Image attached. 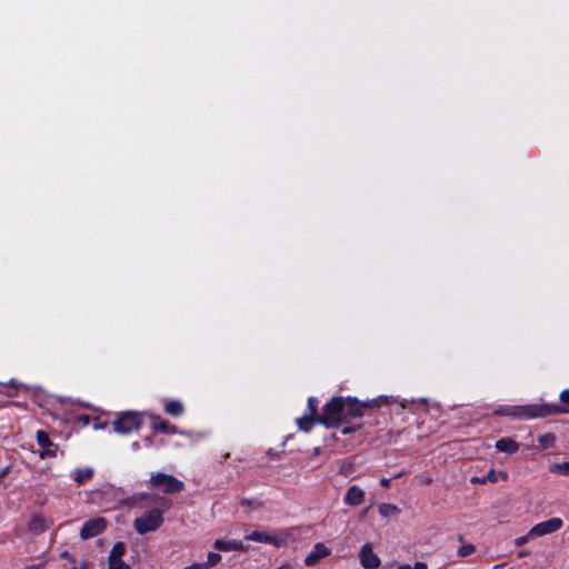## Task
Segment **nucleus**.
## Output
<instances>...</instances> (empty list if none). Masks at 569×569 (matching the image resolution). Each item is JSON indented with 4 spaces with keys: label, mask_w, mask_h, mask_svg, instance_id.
Wrapping results in <instances>:
<instances>
[{
    "label": "nucleus",
    "mask_w": 569,
    "mask_h": 569,
    "mask_svg": "<svg viewBox=\"0 0 569 569\" xmlns=\"http://www.w3.org/2000/svg\"><path fill=\"white\" fill-rule=\"evenodd\" d=\"M398 569H428V566L425 562L418 561L415 565H408V563L400 565L398 567Z\"/></svg>",
    "instance_id": "obj_31"
},
{
    "label": "nucleus",
    "mask_w": 569,
    "mask_h": 569,
    "mask_svg": "<svg viewBox=\"0 0 569 569\" xmlns=\"http://www.w3.org/2000/svg\"><path fill=\"white\" fill-rule=\"evenodd\" d=\"M277 569H292V566L289 562H284L283 565H281Z\"/></svg>",
    "instance_id": "obj_39"
},
{
    "label": "nucleus",
    "mask_w": 569,
    "mask_h": 569,
    "mask_svg": "<svg viewBox=\"0 0 569 569\" xmlns=\"http://www.w3.org/2000/svg\"><path fill=\"white\" fill-rule=\"evenodd\" d=\"M149 483L152 488L159 489L164 493H177L182 491L184 488L182 481L163 472H156L151 475Z\"/></svg>",
    "instance_id": "obj_6"
},
{
    "label": "nucleus",
    "mask_w": 569,
    "mask_h": 569,
    "mask_svg": "<svg viewBox=\"0 0 569 569\" xmlns=\"http://www.w3.org/2000/svg\"><path fill=\"white\" fill-rule=\"evenodd\" d=\"M61 557H62V558H66V559H69L71 562H72V560H74L73 558H71V557H70V553H69L68 551H63V552L61 553Z\"/></svg>",
    "instance_id": "obj_40"
},
{
    "label": "nucleus",
    "mask_w": 569,
    "mask_h": 569,
    "mask_svg": "<svg viewBox=\"0 0 569 569\" xmlns=\"http://www.w3.org/2000/svg\"><path fill=\"white\" fill-rule=\"evenodd\" d=\"M538 441L543 449H549L556 445V436L548 432L539 436Z\"/></svg>",
    "instance_id": "obj_25"
},
{
    "label": "nucleus",
    "mask_w": 569,
    "mask_h": 569,
    "mask_svg": "<svg viewBox=\"0 0 569 569\" xmlns=\"http://www.w3.org/2000/svg\"><path fill=\"white\" fill-rule=\"evenodd\" d=\"M475 551H476V548H475V546H473V545H471V543H465V545H462V546L458 549L457 553H458V556H460V557H468V556L472 555Z\"/></svg>",
    "instance_id": "obj_28"
},
{
    "label": "nucleus",
    "mask_w": 569,
    "mask_h": 569,
    "mask_svg": "<svg viewBox=\"0 0 569 569\" xmlns=\"http://www.w3.org/2000/svg\"><path fill=\"white\" fill-rule=\"evenodd\" d=\"M559 399L561 402L569 405V389L561 391Z\"/></svg>",
    "instance_id": "obj_35"
},
{
    "label": "nucleus",
    "mask_w": 569,
    "mask_h": 569,
    "mask_svg": "<svg viewBox=\"0 0 569 569\" xmlns=\"http://www.w3.org/2000/svg\"><path fill=\"white\" fill-rule=\"evenodd\" d=\"M109 569H130V567L122 560H109Z\"/></svg>",
    "instance_id": "obj_30"
},
{
    "label": "nucleus",
    "mask_w": 569,
    "mask_h": 569,
    "mask_svg": "<svg viewBox=\"0 0 569 569\" xmlns=\"http://www.w3.org/2000/svg\"><path fill=\"white\" fill-rule=\"evenodd\" d=\"M531 538H535V537H533V536H529V532H528V533H527V535H525V536L518 537V538L515 540V545H516L517 547H521V546L526 545V543L529 541V539H531Z\"/></svg>",
    "instance_id": "obj_33"
},
{
    "label": "nucleus",
    "mask_w": 569,
    "mask_h": 569,
    "mask_svg": "<svg viewBox=\"0 0 569 569\" xmlns=\"http://www.w3.org/2000/svg\"><path fill=\"white\" fill-rule=\"evenodd\" d=\"M23 569H34L33 567H27V568H23Z\"/></svg>",
    "instance_id": "obj_44"
},
{
    "label": "nucleus",
    "mask_w": 569,
    "mask_h": 569,
    "mask_svg": "<svg viewBox=\"0 0 569 569\" xmlns=\"http://www.w3.org/2000/svg\"><path fill=\"white\" fill-rule=\"evenodd\" d=\"M378 509L379 513L385 518L395 516L399 512V508L391 503H381Z\"/></svg>",
    "instance_id": "obj_24"
},
{
    "label": "nucleus",
    "mask_w": 569,
    "mask_h": 569,
    "mask_svg": "<svg viewBox=\"0 0 569 569\" xmlns=\"http://www.w3.org/2000/svg\"><path fill=\"white\" fill-rule=\"evenodd\" d=\"M548 468L551 473L569 476V462H553Z\"/></svg>",
    "instance_id": "obj_23"
},
{
    "label": "nucleus",
    "mask_w": 569,
    "mask_h": 569,
    "mask_svg": "<svg viewBox=\"0 0 569 569\" xmlns=\"http://www.w3.org/2000/svg\"><path fill=\"white\" fill-rule=\"evenodd\" d=\"M359 560L365 569H378L381 565V560L373 552V547L371 543H365L360 548Z\"/></svg>",
    "instance_id": "obj_8"
},
{
    "label": "nucleus",
    "mask_w": 569,
    "mask_h": 569,
    "mask_svg": "<svg viewBox=\"0 0 569 569\" xmlns=\"http://www.w3.org/2000/svg\"><path fill=\"white\" fill-rule=\"evenodd\" d=\"M331 553L330 548H328L325 543L318 542L316 543L311 551L308 553V556L305 559L306 566H315L320 559L329 556Z\"/></svg>",
    "instance_id": "obj_10"
},
{
    "label": "nucleus",
    "mask_w": 569,
    "mask_h": 569,
    "mask_svg": "<svg viewBox=\"0 0 569 569\" xmlns=\"http://www.w3.org/2000/svg\"><path fill=\"white\" fill-rule=\"evenodd\" d=\"M164 410L168 415L179 417L183 413V405L179 400H166Z\"/></svg>",
    "instance_id": "obj_19"
},
{
    "label": "nucleus",
    "mask_w": 569,
    "mask_h": 569,
    "mask_svg": "<svg viewBox=\"0 0 569 569\" xmlns=\"http://www.w3.org/2000/svg\"><path fill=\"white\" fill-rule=\"evenodd\" d=\"M126 546L123 542H117L109 555V560H117L122 559V556L124 555Z\"/></svg>",
    "instance_id": "obj_26"
},
{
    "label": "nucleus",
    "mask_w": 569,
    "mask_h": 569,
    "mask_svg": "<svg viewBox=\"0 0 569 569\" xmlns=\"http://www.w3.org/2000/svg\"><path fill=\"white\" fill-rule=\"evenodd\" d=\"M142 425L141 416L138 412L126 411L118 415L113 421V430L119 435H129L138 431Z\"/></svg>",
    "instance_id": "obj_5"
},
{
    "label": "nucleus",
    "mask_w": 569,
    "mask_h": 569,
    "mask_svg": "<svg viewBox=\"0 0 569 569\" xmlns=\"http://www.w3.org/2000/svg\"><path fill=\"white\" fill-rule=\"evenodd\" d=\"M527 555H528V552H527V551H521V552L519 553V557H525V556H527Z\"/></svg>",
    "instance_id": "obj_43"
},
{
    "label": "nucleus",
    "mask_w": 569,
    "mask_h": 569,
    "mask_svg": "<svg viewBox=\"0 0 569 569\" xmlns=\"http://www.w3.org/2000/svg\"><path fill=\"white\" fill-rule=\"evenodd\" d=\"M562 525H563V521L560 518L555 517V518L548 519L546 521L539 522L536 526H533L529 530V536H533L535 538H537V537L550 535V533H553V532L558 531L559 529H561Z\"/></svg>",
    "instance_id": "obj_7"
},
{
    "label": "nucleus",
    "mask_w": 569,
    "mask_h": 569,
    "mask_svg": "<svg viewBox=\"0 0 569 569\" xmlns=\"http://www.w3.org/2000/svg\"><path fill=\"white\" fill-rule=\"evenodd\" d=\"M345 406L342 397H333L322 409V415L318 417V423L332 428L339 426L345 420Z\"/></svg>",
    "instance_id": "obj_4"
},
{
    "label": "nucleus",
    "mask_w": 569,
    "mask_h": 569,
    "mask_svg": "<svg viewBox=\"0 0 569 569\" xmlns=\"http://www.w3.org/2000/svg\"><path fill=\"white\" fill-rule=\"evenodd\" d=\"M428 403H429V400H428V399H426V398H421V399H418V400L412 399V400H410V401H409V400H403V401L400 403V406H401L402 408H405V409H407V408H408V409H410V410L416 411V410H418L420 407H422V408L427 407V406H428Z\"/></svg>",
    "instance_id": "obj_22"
},
{
    "label": "nucleus",
    "mask_w": 569,
    "mask_h": 569,
    "mask_svg": "<svg viewBox=\"0 0 569 569\" xmlns=\"http://www.w3.org/2000/svg\"><path fill=\"white\" fill-rule=\"evenodd\" d=\"M93 476V469L88 467L83 469H76L72 473L73 480L79 485H83L88 480H90Z\"/></svg>",
    "instance_id": "obj_18"
},
{
    "label": "nucleus",
    "mask_w": 569,
    "mask_h": 569,
    "mask_svg": "<svg viewBox=\"0 0 569 569\" xmlns=\"http://www.w3.org/2000/svg\"><path fill=\"white\" fill-rule=\"evenodd\" d=\"M37 441H38V445L44 449V452L41 453L42 458L44 456H54L56 455V449H51V447H53V443L50 441L47 432L39 430L37 432Z\"/></svg>",
    "instance_id": "obj_14"
},
{
    "label": "nucleus",
    "mask_w": 569,
    "mask_h": 569,
    "mask_svg": "<svg viewBox=\"0 0 569 569\" xmlns=\"http://www.w3.org/2000/svg\"><path fill=\"white\" fill-rule=\"evenodd\" d=\"M345 406V420L349 418H358L362 416V406L358 402L357 399L353 398H343ZM368 405H363L367 407Z\"/></svg>",
    "instance_id": "obj_12"
},
{
    "label": "nucleus",
    "mask_w": 569,
    "mask_h": 569,
    "mask_svg": "<svg viewBox=\"0 0 569 569\" xmlns=\"http://www.w3.org/2000/svg\"><path fill=\"white\" fill-rule=\"evenodd\" d=\"M390 482H391V479H389V478H382V479L380 480V483H381V486H383V487H389V486H390Z\"/></svg>",
    "instance_id": "obj_38"
},
{
    "label": "nucleus",
    "mask_w": 569,
    "mask_h": 569,
    "mask_svg": "<svg viewBox=\"0 0 569 569\" xmlns=\"http://www.w3.org/2000/svg\"><path fill=\"white\" fill-rule=\"evenodd\" d=\"M106 525L107 522L103 518L90 519L83 523L80 537L84 540L93 538L104 530Z\"/></svg>",
    "instance_id": "obj_9"
},
{
    "label": "nucleus",
    "mask_w": 569,
    "mask_h": 569,
    "mask_svg": "<svg viewBox=\"0 0 569 569\" xmlns=\"http://www.w3.org/2000/svg\"><path fill=\"white\" fill-rule=\"evenodd\" d=\"M78 421L81 422L83 426H87L90 423V417L87 415L79 416Z\"/></svg>",
    "instance_id": "obj_36"
},
{
    "label": "nucleus",
    "mask_w": 569,
    "mask_h": 569,
    "mask_svg": "<svg viewBox=\"0 0 569 569\" xmlns=\"http://www.w3.org/2000/svg\"><path fill=\"white\" fill-rule=\"evenodd\" d=\"M507 479H508V473L507 472H505V471L496 472L495 470H490L482 478H473L472 482H478V483H486L487 481L498 482L499 480L506 481Z\"/></svg>",
    "instance_id": "obj_17"
},
{
    "label": "nucleus",
    "mask_w": 569,
    "mask_h": 569,
    "mask_svg": "<svg viewBox=\"0 0 569 569\" xmlns=\"http://www.w3.org/2000/svg\"><path fill=\"white\" fill-rule=\"evenodd\" d=\"M308 409L310 411L309 415L316 417V415H317V399L315 397H310L308 399Z\"/></svg>",
    "instance_id": "obj_32"
},
{
    "label": "nucleus",
    "mask_w": 569,
    "mask_h": 569,
    "mask_svg": "<svg viewBox=\"0 0 569 569\" xmlns=\"http://www.w3.org/2000/svg\"><path fill=\"white\" fill-rule=\"evenodd\" d=\"M241 505L251 509H257L260 506L258 501H251L247 499L241 500Z\"/></svg>",
    "instance_id": "obj_34"
},
{
    "label": "nucleus",
    "mask_w": 569,
    "mask_h": 569,
    "mask_svg": "<svg viewBox=\"0 0 569 569\" xmlns=\"http://www.w3.org/2000/svg\"><path fill=\"white\" fill-rule=\"evenodd\" d=\"M214 547L218 550L222 551H242L244 550V545L239 540H222L218 539L214 541Z\"/></svg>",
    "instance_id": "obj_16"
},
{
    "label": "nucleus",
    "mask_w": 569,
    "mask_h": 569,
    "mask_svg": "<svg viewBox=\"0 0 569 569\" xmlns=\"http://www.w3.org/2000/svg\"><path fill=\"white\" fill-rule=\"evenodd\" d=\"M106 427V423H94V429H103Z\"/></svg>",
    "instance_id": "obj_41"
},
{
    "label": "nucleus",
    "mask_w": 569,
    "mask_h": 569,
    "mask_svg": "<svg viewBox=\"0 0 569 569\" xmlns=\"http://www.w3.org/2000/svg\"><path fill=\"white\" fill-rule=\"evenodd\" d=\"M317 422H318V417H313L311 415H305L303 417H300L297 419L299 429L302 431H306V432L310 431L311 428Z\"/></svg>",
    "instance_id": "obj_20"
},
{
    "label": "nucleus",
    "mask_w": 569,
    "mask_h": 569,
    "mask_svg": "<svg viewBox=\"0 0 569 569\" xmlns=\"http://www.w3.org/2000/svg\"><path fill=\"white\" fill-rule=\"evenodd\" d=\"M184 569H207V565L196 562L192 563L191 566L186 567Z\"/></svg>",
    "instance_id": "obj_37"
},
{
    "label": "nucleus",
    "mask_w": 569,
    "mask_h": 569,
    "mask_svg": "<svg viewBox=\"0 0 569 569\" xmlns=\"http://www.w3.org/2000/svg\"><path fill=\"white\" fill-rule=\"evenodd\" d=\"M296 528H287L279 530L276 533H269L264 531H252L251 533L247 535L244 538L246 540L261 542V543H269L274 546L276 548H282L290 543L296 542L297 535Z\"/></svg>",
    "instance_id": "obj_2"
},
{
    "label": "nucleus",
    "mask_w": 569,
    "mask_h": 569,
    "mask_svg": "<svg viewBox=\"0 0 569 569\" xmlns=\"http://www.w3.org/2000/svg\"><path fill=\"white\" fill-rule=\"evenodd\" d=\"M221 560V555L217 552H209L207 557V562L203 565H207V569L209 567L216 566Z\"/></svg>",
    "instance_id": "obj_29"
},
{
    "label": "nucleus",
    "mask_w": 569,
    "mask_h": 569,
    "mask_svg": "<svg viewBox=\"0 0 569 569\" xmlns=\"http://www.w3.org/2000/svg\"><path fill=\"white\" fill-rule=\"evenodd\" d=\"M131 500L134 506H142L140 503L142 500H151L153 505L152 509L146 511L133 520V528L139 535H146L159 529L163 523V515L171 507L170 500L150 493L134 495Z\"/></svg>",
    "instance_id": "obj_1"
},
{
    "label": "nucleus",
    "mask_w": 569,
    "mask_h": 569,
    "mask_svg": "<svg viewBox=\"0 0 569 569\" xmlns=\"http://www.w3.org/2000/svg\"><path fill=\"white\" fill-rule=\"evenodd\" d=\"M131 448L133 450H138L140 448L139 442H137V441L132 442Z\"/></svg>",
    "instance_id": "obj_42"
},
{
    "label": "nucleus",
    "mask_w": 569,
    "mask_h": 569,
    "mask_svg": "<svg viewBox=\"0 0 569 569\" xmlns=\"http://www.w3.org/2000/svg\"><path fill=\"white\" fill-rule=\"evenodd\" d=\"M365 500V491L358 486H351L345 496V502L349 506H359Z\"/></svg>",
    "instance_id": "obj_13"
},
{
    "label": "nucleus",
    "mask_w": 569,
    "mask_h": 569,
    "mask_svg": "<svg viewBox=\"0 0 569 569\" xmlns=\"http://www.w3.org/2000/svg\"><path fill=\"white\" fill-rule=\"evenodd\" d=\"M48 527H49V521L41 516L33 517L30 522V530H32L34 532L44 531Z\"/></svg>",
    "instance_id": "obj_21"
},
{
    "label": "nucleus",
    "mask_w": 569,
    "mask_h": 569,
    "mask_svg": "<svg viewBox=\"0 0 569 569\" xmlns=\"http://www.w3.org/2000/svg\"><path fill=\"white\" fill-rule=\"evenodd\" d=\"M495 415L515 419V406H500L495 410Z\"/></svg>",
    "instance_id": "obj_27"
},
{
    "label": "nucleus",
    "mask_w": 569,
    "mask_h": 569,
    "mask_svg": "<svg viewBox=\"0 0 569 569\" xmlns=\"http://www.w3.org/2000/svg\"><path fill=\"white\" fill-rule=\"evenodd\" d=\"M151 428L157 432H162V433H168V435L179 433L182 436L191 437L190 432L180 431V430H178V428L176 426L171 425L170 422H168L166 420H161L159 417H153V422L151 425Z\"/></svg>",
    "instance_id": "obj_11"
},
{
    "label": "nucleus",
    "mask_w": 569,
    "mask_h": 569,
    "mask_svg": "<svg viewBox=\"0 0 569 569\" xmlns=\"http://www.w3.org/2000/svg\"><path fill=\"white\" fill-rule=\"evenodd\" d=\"M568 410L561 409L558 405L549 403H530L515 406V419L517 420H531L537 418H545L548 416L559 415Z\"/></svg>",
    "instance_id": "obj_3"
},
{
    "label": "nucleus",
    "mask_w": 569,
    "mask_h": 569,
    "mask_svg": "<svg viewBox=\"0 0 569 569\" xmlns=\"http://www.w3.org/2000/svg\"><path fill=\"white\" fill-rule=\"evenodd\" d=\"M496 449L505 453H515L519 449V443L512 438H501L496 442Z\"/></svg>",
    "instance_id": "obj_15"
}]
</instances>
